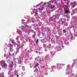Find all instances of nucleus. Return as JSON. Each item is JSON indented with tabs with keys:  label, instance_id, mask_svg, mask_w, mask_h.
Segmentation results:
<instances>
[{
	"label": "nucleus",
	"instance_id": "4be33fe9",
	"mask_svg": "<svg viewBox=\"0 0 77 77\" xmlns=\"http://www.w3.org/2000/svg\"><path fill=\"white\" fill-rule=\"evenodd\" d=\"M41 3H43V2H42Z\"/></svg>",
	"mask_w": 77,
	"mask_h": 77
},
{
	"label": "nucleus",
	"instance_id": "2eb2a0df",
	"mask_svg": "<svg viewBox=\"0 0 77 77\" xmlns=\"http://www.w3.org/2000/svg\"><path fill=\"white\" fill-rule=\"evenodd\" d=\"M47 7H49V5H47Z\"/></svg>",
	"mask_w": 77,
	"mask_h": 77
},
{
	"label": "nucleus",
	"instance_id": "f03ea898",
	"mask_svg": "<svg viewBox=\"0 0 77 77\" xmlns=\"http://www.w3.org/2000/svg\"><path fill=\"white\" fill-rule=\"evenodd\" d=\"M39 64L38 63H37L34 67V68H36L38 66H39Z\"/></svg>",
	"mask_w": 77,
	"mask_h": 77
},
{
	"label": "nucleus",
	"instance_id": "412c9836",
	"mask_svg": "<svg viewBox=\"0 0 77 77\" xmlns=\"http://www.w3.org/2000/svg\"><path fill=\"white\" fill-rule=\"evenodd\" d=\"M33 35L34 36H35V35Z\"/></svg>",
	"mask_w": 77,
	"mask_h": 77
},
{
	"label": "nucleus",
	"instance_id": "f3484780",
	"mask_svg": "<svg viewBox=\"0 0 77 77\" xmlns=\"http://www.w3.org/2000/svg\"><path fill=\"white\" fill-rule=\"evenodd\" d=\"M42 9H43V8H42L41 9H40V10H42Z\"/></svg>",
	"mask_w": 77,
	"mask_h": 77
},
{
	"label": "nucleus",
	"instance_id": "4468645a",
	"mask_svg": "<svg viewBox=\"0 0 77 77\" xmlns=\"http://www.w3.org/2000/svg\"><path fill=\"white\" fill-rule=\"evenodd\" d=\"M37 11H36V13H35L36 15H37Z\"/></svg>",
	"mask_w": 77,
	"mask_h": 77
},
{
	"label": "nucleus",
	"instance_id": "423d86ee",
	"mask_svg": "<svg viewBox=\"0 0 77 77\" xmlns=\"http://www.w3.org/2000/svg\"><path fill=\"white\" fill-rule=\"evenodd\" d=\"M51 55L52 56H54V54L53 53H52V52H51Z\"/></svg>",
	"mask_w": 77,
	"mask_h": 77
},
{
	"label": "nucleus",
	"instance_id": "6e6552de",
	"mask_svg": "<svg viewBox=\"0 0 77 77\" xmlns=\"http://www.w3.org/2000/svg\"><path fill=\"white\" fill-rule=\"evenodd\" d=\"M54 7V5H53V6L51 7V8H53Z\"/></svg>",
	"mask_w": 77,
	"mask_h": 77
},
{
	"label": "nucleus",
	"instance_id": "9b49d317",
	"mask_svg": "<svg viewBox=\"0 0 77 77\" xmlns=\"http://www.w3.org/2000/svg\"><path fill=\"white\" fill-rule=\"evenodd\" d=\"M39 39H37V41H36V42H37L38 41Z\"/></svg>",
	"mask_w": 77,
	"mask_h": 77
},
{
	"label": "nucleus",
	"instance_id": "39448f33",
	"mask_svg": "<svg viewBox=\"0 0 77 77\" xmlns=\"http://www.w3.org/2000/svg\"><path fill=\"white\" fill-rule=\"evenodd\" d=\"M69 12V11L68 10H66L65 11V13H66V14H67Z\"/></svg>",
	"mask_w": 77,
	"mask_h": 77
},
{
	"label": "nucleus",
	"instance_id": "ddd939ff",
	"mask_svg": "<svg viewBox=\"0 0 77 77\" xmlns=\"http://www.w3.org/2000/svg\"><path fill=\"white\" fill-rule=\"evenodd\" d=\"M72 27H74V26H72L71 28H70V29H71L72 28Z\"/></svg>",
	"mask_w": 77,
	"mask_h": 77
},
{
	"label": "nucleus",
	"instance_id": "dca6fc26",
	"mask_svg": "<svg viewBox=\"0 0 77 77\" xmlns=\"http://www.w3.org/2000/svg\"><path fill=\"white\" fill-rule=\"evenodd\" d=\"M2 69V68L0 67V70H1Z\"/></svg>",
	"mask_w": 77,
	"mask_h": 77
},
{
	"label": "nucleus",
	"instance_id": "f8f14e48",
	"mask_svg": "<svg viewBox=\"0 0 77 77\" xmlns=\"http://www.w3.org/2000/svg\"><path fill=\"white\" fill-rule=\"evenodd\" d=\"M73 37H74L73 36L71 37V39H72V38H73Z\"/></svg>",
	"mask_w": 77,
	"mask_h": 77
},
{
	"label": "nucleus",
	"instance_id": "a211bd4d",
	"mask_svg": "<svg viewBox=\"0 0 77 77\" xmlns=\"http://www.w3.org/2000/svg\"><path fill=\"white\" fill-rule=\"evenodd\" d=\"M66 3L67 5H68V3Z\"/></svg>",
	"mask_w": 77,
	"mask_h": 77
},
{
	"label": "nucleus",
	"instance_id": "aec40b11",
	"mask_svg": "<svg viewBox=\"0 0 77 77\" xmlns=\"http://www.w3.org/2000/svg\"><path fill=\"white\" fill-rule=\"evenodd\" d=\"M2 77H4V75H2Z\"/></svg>",
	"mask_w": 77,
	"mask_h": 77
},
{
	"label": "nucleus",
	"instance_id": "f257e3e1",
	"mask_svg": "<svg viewBox=\"0 0 77 77\" xmlns=\"http://www.w3.org/2000/svg\"><path fill=\"white\" fill-rule=\"evenodd\" d=\"M14 65V63L13 61H12V62L10 63V67H12V66Z\"/></svg>",
	"mask_w": 77,
	"mask_h": 77
},
{
	"label": "nucleus",
	"instance_id": "20e7f679",
	"mask_svg": "<svg viewBox=\"0 0 77 77\" xmlns=\"http://www.w3.org/2000/svg\"><path fill=\"white\" fill-rule=\"evenodd\" d=\"M63 32L64 33H66V29H63Z\"/></svg>",
	"mask_w": 77,
	"mask_h": 77
},
{
	"label": "nucleus",
	"instance_id": "bb28decb",
	"mask_svg": "<svg viewBox=\"0 0 77 77\" xmlns=\"http://www.w3.org/2000/svg\"><path fill=\"white\" fill-rule=\"evenodd\" d=\"M67 34H68V33H67Z\"/></svg>",
	"mask_w": 77,
	"mask_h": 77
},
{
	"label": "nucleus",
	"instance_id": "1a4fd4ad",
	"mask_svg": "<svg viewBox=\"0 0 77 77\" xmlns=\"http://www.w3.org/2000/svg\"><path fill=\"white\" fill-rule=\"evenodd\" d=\"M44 5H47V3L46 2H45L44 3Z\"/></svg>",
	"mask_w": 77,
	"mask_h": 77
},
{
	"label": "nucleus",
	"instance_id": "9d476101",
	"mask_svg": "<svg viewBox=\"0 0 77 77\" xmlns=\"http://www.w3.org/2000/svg\"><path fill=\"white\" fill-rule=\"evenodd\" d=\"M35 53H38V51H35Z\"/></svg>",
	"mask_w": 77,
	"mask_h": 77
},
{
	"label": "nucleus",
	"instance_id": "b1692460",
	"mask_svg": "<svg viewBox=\"0 0 77 77\" xmlns=\"http://www.w3.org/2000/svg\"><path fill=\"white\" fill-rule=\"evenodd\" d=\"M66 0H64V1H66Z\"/></svg>",
	"mask_w": 77,
	"mask_h": 77
},
{
	"label": "nucleus",
	"instance_id": "0eeeda50",
	"mask_svg": "<svg viewBox=\"0 0 77 77\" xmlns=\"http://www.w3.org/2000/svg\"><path fill=\"white\" fill-rule=\"evenodd\" d=\"M76 6V5L75 4V6L73 5V7L74 8V7H75V6Z\"/></svg>",
	"mask_w": 77,
	"mask_h": 77
},
{
	"label": "nucleus",
	"instance_id": "6ab92c4d",
	"mask_svg": "<svg viewBox=\"0 0 77 77\" xmlns=\"http://www.w3.org/2000/svg\"><path fill=\"white\" fill-rule=\"evenodd\" d=\"M17 77H18V75H17Z\"/></svg>",
	"mask_w": 77,
	"mask_h": 77
},
{
	"label": "nucleus",
	"instance_id": "a878e982",
	"mask_svg": "<svg viewBox=\"0 0 77 77\" xmlns=\"http://www.w3.org/2000/svg\"><path fill=\"white\" fill-rule=\"evenodd\" d=\"M66 74H67V73H66Z\"/></svg>",
	"mask_w": 77,
	"mask_h": 77
},
{
	"label": "nucleus",
	"instance_id": "393cba45",
	"mask_svg": "<svg viewBox=\"0 0 77 77\" xmlns=\"http://www.w3.org/2000/svg\"><path fill=\"white\" fill-rule=\"evenodd\" d=\"M63 47V46H62V47Z\"/></svg>",
	"mask_w": 77,
	"mask_h": 77
},
{
	"label": "nucleus",
	"instance_id": "7ed1b4c3",
	"mask_svg": "<svg viewBox=\"0 0 77 77\" xmlns=\"http://www.w3.org/2000/svg\"><path fill=\"white\" fill-rule=\"evenodd\" d=\"M2 68H3V66L5 67L6 66H7V64L6 63H4L3 64V65H2Z\"/></svg>",
	"mask_w": 77,
	"mask_h": 77
},
{
	"label": "nucleus",
	"instance_id": "5701e85b",
	"mask_svg": "<svg viewBox=\"0 0 77 77\" xmlns=\"http://www.w3.org/2000/svg\"><path fill=\"white\" fill-rule=\"evenodd\" d=\"M19 32H20V31H19Z\"/></svg>",
	"mask_w": 77,
	"mask_h": 77
}]
</instances>
